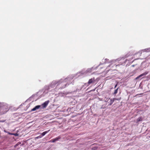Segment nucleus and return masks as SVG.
Instances as JSON below:
<instances>
[{"instance_id": "39448f33", "label": "nucleus", "mask_w": 150, "mask_h": 150, "mask_svg": "<svg viewBox=\"0 0 150 150\" xmlns=\"http://www.w3.org/2000/svg\"><path fill=\"white\" fill-rule=\"evenodd\" d=\"M121 60L120 58H118L116 59L112 60L110 61H109V59H105V63H115V62L117 61H120Z\"/></svg>"}, {"instance_id": "2eb2a0df", "label": "nucleus", "mask_w": 150, "mask_h": 150, "mask_svg": "<svg viewBox=\"0 0 150 150\" xmlns=\"http://www.w3.org/2000/svg\"><path fill=\"white\" fill-rule=\"evenodd\" d=\"M144 50H146V51H148V52L150 51V48L145 49H144Z\"/></svg>"}, {"instance_id": "1a4fd4ad", "label": "nucleus", "mask_w": 150, "mask_h": 150, "mask_svg": "<svg viewBox=\"0 0 150 150\" xmlns=\"http://www.w3.org/2000/svg\"><path fill=\"white\" fill-rule=\"evenodd\" d=\"M84 86V85H83L80 87L78 88H77L75 92H79L81 90L82 88H83Z\"/></svg>"}, {"instance_id": "6e6552de", "label": "nucleus", "mask_w": 150, "mask_h": 150, "mask_svg": "<svg viewBox=\"0 0 150 150\" xmlns=\"http://www.w3.org/2000/svg\"><path fill=\"white\" fill-rule=\"evenodd\" d=\"M148 73V72H147V71L145 72L142 73V74H140V75H139V76H138L136 78V79H139V78L140 77L147 74Z\"/></svg>"}, {"instance_id": "7ed1b4c3", "label": "nucleus", "mask_w": 150, "mask_h": 150, "mask_svg": "<svg viewBox=\"0 0 150 150\" xmlns=\"http://www.w3.org/2000/svg\"><path fill=\"white\" fill-rule=\"evenodd\" d=\"M101 64L100 63L98 65V67H97L96 68H94L93 67H91V68H89L87 69L86 71H84L83 70H82L79 73H77L75 75H74V78L75 76H76V75H78V76H82V75H85L87 74L90 73L91 72L95 70V69H96L97 67L99 66L100 65H101Z\"/></svg>"}, {"instance_id": "6ab92c4d", "label": "nucleus", "mask_w": 150, "mask_h": 150, "mask_svg": "<svg viewBox=\"0 0 150 150\" xmlns=\"http://www.w3.org/2000/svg\"><path fill=\"white\" fill-rule=\"evenodd\" d=\"M119 65H116V66H119Z\"/></svg>"}, {"instance_id": "9b49d317", "label": "nucleus", "mask_w": 150, "mask_h": 150, "mask_svg": "<svg viewBox=\"0 0 150 150\" xmlns=\"http://www.w3.org/2000/svg\"><path fill=\"white\" fill-rule=\"evenodd\" d=\"M142 120V118L141 117H139L137 119V122H139L141 121Z\"/></svg>"}, {"instance_id": "20e7f679", "label": "nucleus", "mask_w": 150, "mask_h": 150, "mask_svg": "<svg viewBox=\"0 0 150 150\" xmlns=\"http://www.w3.org/2000/svg\"><path fill=\"white\" fill-rule=\"evenodd\" d=\"M48 104H42L41 105H38L31 110V111H34L39 108L44 109L45 108L47 105Z\"/></svg>"}, {"instance_id": "4468645a", "label": "nucleus", "mask_w": 150, "mask_h": 150, "mask_svg": "<svg viewBox=\"0 0 150 150\" xmlns=\"http://www.w3.org/2000/svg\"><path fill=\"white\" fill-rule=\"evenodd\" d=\"M9 134H13L14 135H15V136H18V134L17 133H15V134H11V133H9Z\"/></svg>"}, {"instance_id": "9d476101", "label": "nucleus", "mask_w": 150, "mask_h": 150, "mask_svg": "<svg viewBox=\"0 0 150 150\" xmlns=\"http://www.w3.org/2000/svg\"><path fill=\"white\" fill-rule=\"evenodd\" d=\"M50 131V130H49L48 131H45V132H44L43 133H42L41 134V136H42V137L44 136H45L46 134H47V133H48L49 131Z\"/></svg>"}, {"instance_id": "423d86ee", "label": "nucleus", "mask_w": 150, "mask_h": 150, "mask_svg": "<svg viewBox=\"0 0 150 150\" xmlns=\"http://www.w3.org/2000/svg\"><path fill=\"white\" fill-rule=\"evenodd\" d=\"M61 138V137L60 136H59L54 139H52L51 140L48 142H54L56 141H58L59 139Z\"/></svg>"}, {"instance_id": "0eeeda50", "label": "nucleus", "mask_w": 150, "mask_h": 150, "mask_svg": "<svg viewBox=\"0 0 150 150\" xmlns=\"http://www.w3.org/2000/svg\"><path fill=\"white\" fill-rule=\"evenodd\" d=\"M95 81V79L94 78H92L90 79H89L88 82V84H90L92 83H94Z\"/></svg>"}, {"instance_id": "a211bd4d", "label": "nucleus", "mask_w": 150, "mask_h": 150, "mask_svg": "<svg viewBox=\"0 0 150 150\" xmlns=\"http://www.w3.org/2000/svg\"><path fill=\"white\" fill-rule=\"evenodd\" d=\"M117 84H116L115 85V88L116 87V86H117Z\"/></svg>"}, {"instance_id": "dca6fc26", "label": "nucleus", "mask_w": 150, "mask_h": 150, "mask_svg": "<svg viewBox=\"0 0 150 150\" xmlns=\"http://www.w3.org/2000/svg\"><path fill=\"white\" fill-rule=\"evenodd\" d=\"M50 102L49 101V100H48L47 101H45L43 103H49Z\"/></svg>"}, {"instance_id": "f03ea898", "label": "nucleus", "mask_w": 150, "mask_h": 150, "mask_svg": "<svg viewBox=\"0 0 150 150\" xmlns=\"http://www.w3.org/2000/svg\"><path fill=\"white\" fill-rule=\"evenodd\" d=\"M46 86H45L42 89L40 90L36 94L32 95L25 101V102L31 103L37 100L38 99L45 96L48 93L50 92Z\"/></svg>"}, {"instance_id": "f3484780", "label": "nucleus", "mask_w": 150, "mask_h": 150, "mask_svg": "<svg viewBox=\"0 0 150 150\" xmlns=\"http://www.w3.org/2000/svg\"><path fill=\"white\" fill-rule=\"evenodd\" d=\"M5 121V120H0V122H3Z\"/></svg>"}, {"instance_id": "aec40b11", "label": "nucleus", "mask_w": 150, "mask_h": 150, "mask_svg": "<svg viewBox=\"0 0 150 150\" xmlns=\"http://www.w3.org/2000/svg\"><path fill=\"white\" fill-rule=\"evenodd\" d=\"M112 104H110V105H111Z\"/></svg>"}, {"instance_id": "f257e3e1", "label": "nucleus", "mask_w": 150, "mask_h": 150, "mask_svg": "<svg viewBox=\"0 0 150 150\" xmlns=\"http://www.w3.org/2000/svg\"><path fill=\"white\" fill-rule=\"evenodd\" d=\"M74 76L70 75L67 77L63 79H62L58 80H54L48 86H46L51 92L50 94H54L58 89H62L65 88L70 83L71 81L74 78Z\"/></svg>"}, {"instance_id": "ddd939ff", "label": "nucleus", "mask_w": 150, "mask_h": 150, "mask_svg": "<svg viewBox=\"0 0 150 150\" xmlns=\"http://www.w3.org/2000/svg\"><path fill=\"white\" fill-rule=\"evenodd\" d=\"M118 89V88L115 90V91L114 93V94H115L117 93Z\"/></svg>"}, {"instance_id": "f8f14e48", "label": "nucleus", "mask_w": 150, "mask_h": 150, "mask_svg": "<svg viewBox=\"0 0 150 150\" xmlns=\"http://www.w3.org/2000/svg\"><path fill=\"white\" fill-rule=\"evenodd\" d=\"M42 137V136H41V135H40L36 137H35V139H40Z\"/></svg>"}, {"instance_id": "412c9836", "label": "nucleus", "mask_w": 150, "mask_h": 150, "mask_svg": "<svg viewBox=\"0 0 150 150\" xmlns=\"http://www.w3.org/2000/svg\"><path fill=\"white\" fill-rule=\"evenodd\" d=\"M110 64L108 67H110Z\"/></svg>"}]
</instances>
